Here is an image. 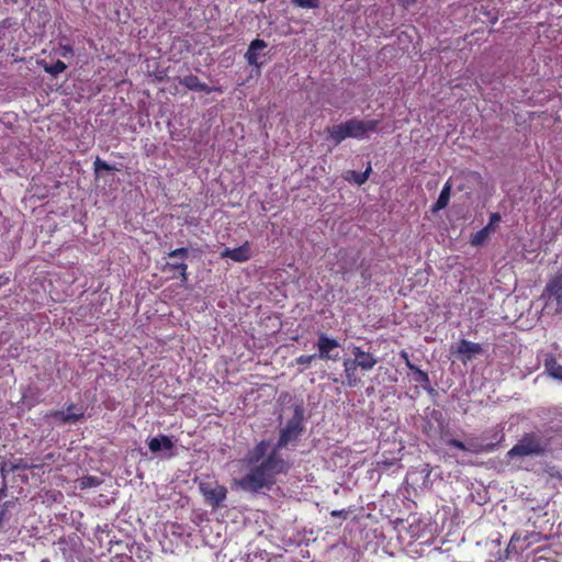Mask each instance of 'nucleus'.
I'll return each instance as SVG.
<instances>
[{"mask_svg": "<svg viewBox=\"0 0 562 562\" xmlns=\"http://www.w3.org/2000/svg\"><path fill=\"white\" fill-rule=\"evenodd\" d=\"M501 441V439L497 442H488L484 443L477 438H469L467 440V451L471 452L473 454H480L483 452H492L497 443Z\"/></svg>", "mask_w": 562, "mask_h": 562, "instance_id": "obj_14", "label": "nucleus"}, {"mask_svg": "<svg viewBox=\"0 0 562 562\" xmlns=\"http://www.w3.org/2000/svg\"><path fill=\"white\" fill-rule=\"evenodd\" d=\"M12 473H14V470H11V462L10 461L3 462L0 468L1 476L7 477L9 474H12Z\"/></svg>", "mask_w": 562, "mask_h": 562, "instance_id": "obj_32", "label": "nucleus"}, {"mask_svg": "<svg viewBox=\"0 0 562 562\" xmlns=\"http://www.w3.org/2000/svg\"><path fill=\"white\" fill-rule=\"evenodd\" d=\"M456 352L459 355V359L465 364L474 356L482 353L483 348L477 342L461 339L457 346Z\"/></svg>", "mask_w": 562, "mask_h": 562, "instance_id": "obj_6", "label": "nucleus"}, {"mask_svg": "<svg viewBox=\"0 0 562 562\" xmlns=\"http://www.w3.org/2000/svg\"><path fill=\"white\" fill-rule=\"evenodd\" d=\"M304 431L303 411L296 408L294 415L280 427L278 440L272 448L270 441L263 439L247 450L243 463L249 471L237 485L250 493L271 488L277 483V477L286 475L291 469V463L279 451L290 446L296 447Z\"/></svg>", "mask_w": 562, "mask_h": 562, "instance_id": "obj_1", "label": "nucleus"}, {"mask_svg": "<svg viewBox=\"0 0 562 562\" xmlns=\"http://www.w3.org/2000/svg\"><path fill=\"white\" fill-rule=\"evenodd\" d=\"M372 171L371 165L369 164L367 169L362 172L355 171V170H348L345 176V180L349 182H355L358 186H361L367 182L370 173Z\"/></svg>", "mask_w": 562, "mask_h": 562, "instance_id": "obj_20", "label": "nucleus"}, {"mask_svg": "<svg viewBox=\"0 0 562 562\" xmlns=\"http://www.w3.org/2000/svg\"><path fill=\"white\" fill-rule=\"evenodd\" d=\"M12 473H14V470H11V462L10 461L3 462L0 468L1 476L7 477L9 474H12Z\"/></svg>", "mask_w": 562, "mask_h": 562, "instance_id": "obj_33", "label": "nucleus"}, {"mask_svg": "<svg viewBox=\"0 0 562 562\" xmlns=\"http://www.w3.org/2000/svg\"><path fill=\"white\" fill-rule=\"evenodd\" d=\"M292 3L297 8L317 9L321 5L319 0H292Z\"/></svg>", "mask_w": 562, "mask_h": 562, "instance_id": "obj_26", "label": "nucleus"}, {"mask_svg": "<svg viewBox=\"0 0 562 562\" xmlns=\"http://www.w3.org/2000/svg\"><path fill=\"white\" fill-rule=\"evenodd\" d=\"M162 271L164 272H172L173 273L172 277H176V274H179L181 277V281L183 284L188 282V265L184 261L167 262L162 267Z\"/></svg>", "mask_w": 562, "mask_h": 562, "instance_id": "obj_17", "label": "nucleus"}, {"mask_svg": "<svg viewBox=\"0 0 562 562\" xmlns=\"http://www.w3.org/2000/svg\"><path fill=\"white\" fill-rule=\"evenodd\" d=\"M189 255V249L186 248V247H181V248H177V249H173L171 250L169 254H168V257L169 258H182V259H186Z\"/></svg>", "mask_w": 562, "mask_h": 562, "instance_id": "obj_29", "label": "nucleus"}, {"mask_svg": "<svg viewBox=\"0 0 562 562\" xmlns=\"http://www.w3.org/2000/svg\"><path fill=\"white\" fill-rule=\"evenodd\" d=\"M221 256L223 258H229L235 262H246L251 258V250L249 241H245L243 245L236 248H225Z\"/></svg>", "mask_w": 562, "mask_h": 562, "instance_id": "obj_10", "label": "nucleus"}, {"mask_svg": "<svg viewBox=\"0 0 562 562\" xmlns=\"http://www.w3.org/2000/svg\"><path fill=\"white\" fill-rule=\"evenodd\" d=\"M346 126L350 138H364L370 133L376 132L379 121L378 120H347Z\"/></svg>", "mask_w": 562, "mask_h": 562, "instance_id": "obj_4", "label": "nucleus"}, {"mask_svg": "<svg viewBox=\"0 0 562 562\" xmlns=\"http://www.w3.org/2000/svg\"><path fill=\"white\" fill-rule=\"evenodd\" d=\"M355 364L359 366L362 371H371L378 363V359L368 351H363L360 347L353 346L351 350Z\"/></svg>", "mask_w": 562, "mask_h": 562, "instance_id": "obj_7", "label": "nucleus"}, {"mask_svg": "<svg viewBox=\"0 0 562 562\" xmlns=\"http://www.w3.org/2000/svg\"><path fill=\"white\" fill-rule=\"evenodd\" d=\"M398 4L407 9L416 3L417 0H397Z\"/></svg>", "mask_w": 562, "mask_h": 562, "instance_id": "obj_36", "label": "nucleus"}, {"mask_svg": "<svg viewBox=\"0 0 562 562\" xmlns=\"http://www.w3.org/2000/svg\"><path fill=\"white\" fill-rule=\"evenodd\" d=\"M520 540V536L518 533H514L510 538V541H509V544H508V548H515V542L516 541H519Z\"/></svg>", "mask_w": 562, "mask_h": 562, "instance_id": "obj_37", "label": "nucleus"}, {"mask_svg": "<svg viewBox=\"0 0 562 562\" xmlns=\"http://www.w3.org/2000/svg\"><path fill=\"white\" fill-rule=\"evenodd\" d=\"M547 473L551 476V477H558V479H561L562 477V474L560 473L559 469L554 465L552 467H548L547 469Z\"/></svg>", "mask_w": 562, "mask_h": 562, "instance_id": "obj_35", "label": "nucleus"}, {"mask_svg": "<svg viewBox=\"0 0 562 562\" xmlns=\"http://www.w3.org/2000/svg\"><path fill=\"white\" fill-rule=\"evenodd\" d=\"M501 222V215L499 213H492L491 216H490V222L487 223V225L485 227H483L484 229H487V232L490 234H493L498 225V223Z\"/></svg>", "mask_w": 562, "mask_h": 562, "instance_id": "obj_27", "label": "nucleus"}, {"mask_svg": "<svg viewBox=\"0 0 562 562\" xmlns=\"http://www.w3.org/2000/svg\"><path fill=\"white\" fill-rule=\"evenodd\" d=\"M447 445L449 447H453V448H457L459 450H462V451H467V442H463L461 440H458V439H450Z\"/></svg>", "mask_w": 562, "mask_h": 562, "instance_id": "obj_31", "label": "nucleus"}, {"mask_svg": "<svg viewBox=\"0 0 562 562\" xmlns=\"http://www.w3.org/2000/svg\"><path fill=\"white\" fill-rule=\"evenodd\" d=\"M112 562H133V559L127 554H116L112 558Z\"/></svg>", "mask_w": 562, "mask_h": 562, "instance_id": "obj_34", "label": "nucleus"}, {"mask_svg": "<svg viewBox=\"0 0 562 562\" xmlns=\"http://www.w3.org/2000/svg\"><path fill=\"white\" fill-rule=\"evenodd\" d=\"M267 48V43L261 38H255L248 45L247 52L245 53V59L249 66L260 68L262 63L258 61L260 52Z\"/></svg>", "mask_w": 562, "mask_h": 562, "instance_id": "obj_9", "label": "nucleus"}, {"mask_svg": "<svg viewBox=\"0 0 562 562\" xmlns=\"http://www.w3.org/2000/svg\"><path fill=\"white\" fill-rule=\"evenodd\" d=\"M114 168L111 165H109L106 161H103L99 157H97V159L94 161V170H95V172H99L100 170L111 171Z\"/></svg>", "mask_w": 562, "mask_h": 562, "instance_id": "obj_30", "label": "nucleus"}, {"mask_svg": "<svg viewBox=\"0 0 562 562\" xmlns=\"http://www.w3.org/2000/svg\"><path fill=\"white\" fill-rule=\"evenodd\" d=\"M66 68H67V65L63 60H57L49 66H45V71L48 72L49 75L56 77L59 74H61L63 71H65Z\"/></svg>", "mask_w": 562, "mask_h": 562, "instance_id": "obj_24", "label": "nucleus"}, {"mask_svg": "<svg viewBox=\"0 0 562 562\" xmlns=\"http://www.w3.org/2000/svg\"><path fill=\"white\" fill-rule=\"evenodd\" d=\"M59 458V454L56 452H48L43 458L34 460L35 463H42L43 467L46 463H54Z\"/></svg>", "mask_w": 562, "mask_h": 562, "instance_id": "obj_28", "label": "nucleus"}, {"mask_svg": "<svg viewBox=\"0 0 562 562\" xmlns=\"http://www.w3.org/2000/svg\"><path fill=\"white\" fill-rule=\"evenodd\" d=\"M87 480L89 481L88 486H92V485L95 484V479L94 477L89 476V477H87Z\"/></svg>", "mask_w": 562, "mask_h": 562, "instance_id": "obj_40", "label": "nucleus"}, {"mask_svg": "<svg viewBox=\"0 0 562 562\" xmlns=\"http://www.w3.org/2000/svg\"><path fill=\"white\" fill-rule=\"evenodd\" d=\"M407 368L414 372V381L422 384L425 390L428 392H434V389L430 385L429 375L427 372L419 369L417 366L407 360Z\"/></svg>", "mask_w": 562, "mask_h": 562, "instance_id": "obj_16", "label": "nucleus"}, {"mask_svg": "<svg viewBox=\"0 0 562 562\" xmlns=\"http://www.w3.org/2000/svg\"><path fill=\"white\" fill-rule=\"evenodd\" d=\"M451 188H452V183L450 180H448L445 183L443 188L441 189V192H440L437 201L432 205L434 212L440 211L449 204L450 195H451Z\"/></svg>", "mask_w": 562, "mask_h": 562, "instance_id": "obj_18", "label": "nucleus"}, {"mask_svg": "<svg viewBox=\"0 0 562 562\" xmlns=\"http://www.w3.org/2000/svg\"><path fill=\"white\" fill-rule=\"evenodd\" d=\"M490 235L487 229L482 228L471 236L470 243L472 246H481L486 241Z\"/></svg>", "mask_w": 562, "mask_h": 562, "instance_id": "obj_23", "label": "nucleus"}, {"mask_svg": "<svg viewBox=\"0 0 562 562\" xmlns=\"http://www.w3.org/2000/svg\"><path fill=\"white\" fill-rule=\"evenodd\" d=\"M551 438L543 437L540 432H525L516 445L507 451L508 459L540 457L550 451Z\"/></svg>", "mask_w": 562, "mask_h": 562, "instance_id": "obj_2", "label": "nucleus"}, {"mask_svg": "<svg viewBox=\"0 0 562 562\" xmlns=\"http://www.w3.org/2000/svg\"><path fill=\"white\" fill-rule=\"evenodd\" d=\"M357 368H359V366L355 364V361L351 359H346L344 361L345 375L349 386H356L359 382L356 375Z\"/></svg>", "mask_w": 562, "mask_h": 562, "instance_id": "obj_21", "label": "nucleus"}, {"mask_svg": "<svg viewBox=\"0 0 562 562\" xmlns=\"http://www.w3.org/2000/svg\"><path fill=\"white\" fill-rule=\"evenodd\" d=\"M199 492L204 502L213 509L218 508L227 497V488L214 477L205 476L198 483Z\"/></svg>", "mask_w": 562, "mask_h": 562, "instance_id": "obj_3", "label": "nucleus"}, {"mask_svg": "<svg viewBox=\"0 0 562 562\" xmlns=\"http://www.w3.org/2000/svg\"><path fill=\"white\" fill-rule=\"evenodd\" d=\"M175 447L170 437L160 435L159 437H153L148 441V448L151 452H158L161 449L172 450Z\"/></svg>", "mask_w": 562, "mask_h": 562, "instance_id": "obj_15", "label": "nucleus"}, {"mask_svg": "<svg viewBox=\"0 0 562 562\" xmlns=\"http://www.w3.org/2000/svg\"><path fill=\"white\" fill-rule=\"evenodd\" d=\"M64 49L67 50V52H71V47L70 46H64Z\"/></svg>", "mask_w": 562, "mask_h": 562, "instance_id": "obj_41", "label": "nucleus"}, {"mask_svg": "<svg viewBox=\"0 0 562 562\" xmlns=\"http://www.w3.org/2000/svg\"><path fill=\"white\" fill-rule=\"evenodd\" d=\"M546 291L562 307V270L548 282Z\"/></svg>", "mask_w": 562, "mask_h": 562, "instance_id": "obj_13", "label": "nucleus"}, {"mask_svg": "<svg viewBox=\"0 0 562 562\" xmlns=\"http://www.w3.org/2000/svg\"><path fill=\"white\" fill-rule=\"evenodd\" d=\"M317 358L316 353L313 355H301L300 357L295 358V363L303 366L304 368L301 370V372L304 371V369L308 368L314 359Z\"/></svg>", "mask_w": 562, "mask_h": 562, "instance_id": "obj_25", "label": "nucleus"}, {"mask_svg": "<svg viewBox=\"0 0 562 562\" xmlns=\"http://www.w3.org/2000/svg\"><path fill=\"white\" fill-rule=\"evenodd\" d=\"M316 347L318 350L317 357L319 359L334 361L339 359L338 352L334 353V351L339 347V342L337 339L331 338L326 334L322 333L318 335Z\"/></svg>", "mask_w": 562, "mask_h": 562, "instance_id": "obj_5", "label": "nucleus"}, {"mask_svg": "<svg viewBox=\"0 0 562 562\" xmlns=\"http://www.w3.org/2000/svg\"><path fill=\"white\" fill-rule=\"evenodd\" d=\"M331 516L346 518L347 517V512L344 510V509H341V510H333L331 512Z\"/></svg>", "mask_w": 562, "mask_h": 562, "instance_id": "obj_38", "label": "nucleus"}, {"mask_svg": "<svg viewBox=\"0 0 562 562\" xmlns=\"http://www.w3.org/2000/svg\"><path fill=\"white\" fill-rule=\"evenodd\" d=\"M179 83L186 87L190 91H200L205 93H211L215 88L209 87L206 83L201 82L200 79L194 75L184 76L179 79Z\"/></svg>", "mask_w": 562, "mask_h": 562, "instance_id": "obj_12", "label": "nucleus"}, {"mask_svg": "<svg viewBox=\"0 0 562 562\" xmlns=\"http://www.w3.org/2000/svg\"><path fill=\"white\" fill-rule=\"evenodd\" d=\"M11 462V470H14V472L19 470H31V469H42V463H35L34 460L29 458H14L13 460H10Z\"/></svg>", "mask_w": 562, "mask_h": 562, "instance_id": "obj_19", "label": "nucleus"}, {"mask_svg": "<svg viewBox=\"0 0 562 562\" xmlns=\"http://www.w3.org/2000/svg\"><path fill=\"white\" fill-rule=\"evenodd\" d=\"M76 408L75 404H69L67 406V412L64 411H52L47 417L53 418L59 424L66 425V424H76L77 422L81 420L83 418V412L79 413H71L72 409Z\"/></svg>", "mask_w": 562, "mask_h": 562, "instance_id": "obj_8", "label": "nucleus"}, {"mask_svg": "<svg viewBox=\"0 0 562 562\" xmlns=\"http://www.w3.org/2000/svg\"><path fill=\"white\" fill-rule=\"evenodd\" d=\"M401 357L405 360V364L407 366V360H409L408 355L405 351H402Z\"/></svg>", "mask_w": 562, "mask_h": 562, "instance_id": "obj_39", "label": "nucleus"}, {"mask_svg": "<svg viewBox=\"0 0 562 562\" xmlns=\"http://www.w3.org/2000/svg\"><path fill=\"white\" fill-rule=\"evenodd\" d=\"M544 366L550 376L562 381V364L558 363L557 360L552 358L547 360Z\"/></svg>", "mask_w": 562, "mask_h": 562, "instance_id": "obj_22", "label": "nucleus"}, {"mask_svg": "<svg viewBox=\"0 0 562 562\" xmlns=\"http://www.w3.org/2000/svg\"><path fill=\"white\" fill-rule=\"evenodd\" d=\"M325 133L327 134V139L330 140L334 144V146L339 145L346 138H349L348 130L345 122L327 126L325 128Z\"/></svg>", "mask_w": 562, "mask_h": 562, "instance_id": "obj_11", "label": "nucleus"}]
</instances>
